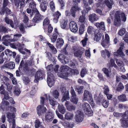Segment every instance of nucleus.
Returning a JSON list of instances; mask_svg holds the SVG:
<instances>
[{"label":"nucleus","mask_w":128,"mask_h":128,"mask_svg":"<svg viewBox=\"0 0 128 128\" xmlns=\"http://www.w3.org/2000/svg\"><path fill=\"white\" fill-rule=\"evenodd\" d=\"M40 105L37 108V112L40 116L44 113L46 110V108L44 106V105L47 106L48 102V95L44 94L40 97Z\"/></svg>","instance_id":"nucleus-1"},{"label":"nucleus","mask_w":128,"mask_h":128,"mask_svg":"<svg viewBox=\"0 0 128 128\" xmlns=\"http://www.w3.org/2000/svg\"><path fill=\"white\" fill-rule=\"evenodd\" d=\"M121 18L122 20L125 22L126 20V18L124 14L119 11H116L115 14L114 25L116 26H120L121 25Z\"/></svg>","instance_id":"nucleus-2"},{"label":"nucleus","mask_w":128,"mask_h":128,"mask_svg":"<svg viewBox=\"0 0 128 128\" xmlns=\"http://www.w3.org/2000/svg\"><path fill=\"white\" fill-rule=\"evenodd\" d=\"M61 72H58V75L60 77L67 80V77L69 76V73L71 68L66 66H61L60 68Z\"/></svg>","instance_id":"nucleus-3"},{"label":"nucleus","mask_w":128,"mask_h":128,"mask_svg":"<svg viewBox=\"0 0 128 128\" xmlns=\"http://www.w3.org/2000/svg\"><path fill=\"white\" fill-rule=\"evenodd\" d=\"M0 93L1 94L4 95V97L2 99V102L0 107L3 110L4 108L6 107H9V103L6 100H8L10 97L8 96V93L5 90H3L0 92Z\"/></svg>","instance_id":"nucleus-4"},{"label":"nucleus","mask_w":128,"mask_h":128,"mask_svg":"<svg viewBox=\"0 0 128 128\" xmlns=\"http://www.w3.org/2000/svg\"><path fill=\"white\" fill-rule=\"evenodd\" d=\"M86 100L88 101L89 102H92V103L91 104L92 106H94L92 94L90 92L87 90H84L83 94L82 101Z\"/></svg>","instance_id":"nucleus-5"},{"label":"nucleus","mask_w":128,"mask_h":128,"mask_svg":"<svg viewBox=\"0 0 128 128\" xmlns=\"http://www.w3.org/2000/svg\"><path fill=\"white\" fill-rule=\"evenodd\" d=\"M124 44L121 43L120 45L119 48L118 49L116 52H114L113 54L114 56L117 57H120L124 58L125 56V55L122 51L123 48Z\"/></svg>","instance_id":"nucleus-6"},{"label":"nucleus","mask_w":128,"mask_h":128,"mask_svg":"<svg viewBox=\"0 0 128 128\" xmlns=\"http://www.w3.org/2000/svg\"><path fill=\"white\" fill-rule=\"evenodd\" d=\"M82 107L86 114H90V116L92 115V111L91 109L90 105L88 103L84 102L82 106Z\"/></svg>","instance_id":"nucleus-7"},{"label":"nucleus","mask_w":128,"mask_h":128,"mask_svg":"<svg viewBox=\"0 0 128 128\" xmlns=\"http://www.w3.org/2000/svg\"><path fill=\"white\" fill-rule=\"evenodd\" d=\"M0 80L3 81L4 84L6 86L7 90L8 91L10 92L12 90V86L8 82V78L5 76H0Z\"/></svg>","instance_id":"nucleus-8"},{"label":"nucleus","mask_w":128,"mask_h":128,"mask_svg":"<svg viewBox=\"0 0 128 128\" xmlns=\"http://www.w3.org/2000/svg\"><path fill=\"white\" fill-rule=\"evenodd\" d=\"M47 81L48 86L50 87L54 84V81L53 74L50 72H48Z\"/></svg>","instance_id":"nucleus-9"},{"label":"nucleus","mask_w":128,"mask_h":128,"mask_svg":"<svg viewBox=\"0 0 128 128\" xmlns=\"http://www.w3.org/2000/svg\"><path fill=\"white\" fill-rule=\"evenodd\" d=\"M7 116L9 122H12V128H15L16 127L15 120L14 118L15 116L14 113H8L7 114Z\"/></svg>","instance_id":"nucleus-10"},{"label":"nucleus","mask_w":128,"mask_h":128,"mask_svg":"<svg viewBox=\"0 0 128 128\" xmlns=\"http://www.w3.org/2000/svg\"><path fill=\"white\" fill-rule=\"evenodd\" d=\"M61 91L63 97L62 101L63 102L67 100H69L70 98L69 96V92L68 90H67L65 87H63L61 88Z\"/></svg>","instance_id":"nucleus-11"},{"label":"nucleus","mask_w":128,"mask_h":128,"mask_svg":"<svg viewBox=\"0 0 128 128\" xmlns=\"http://www.w3.org/2000/svg\"><path fill=\"white\" fill-rule=\"evenodd\" d=\"M44 76V74L42 71H38L35 75V79L34 80V82H37L39 80L42 79Z\"/></svg>","instance_id":"nucleus-12"},{"label":"nucleus","mask_w":128,"mask_h":128,"mask_svg":"<svg viewBox=\"0 0 128 128\" xmlns=\"http://www.w3.org/2000/svg\"><path fill=\"white\" fill-rule=\"evenodd\" d=\"M123 118L120 119V121L122 126L124 128L128 127V117L126 115L123 114L122 116Z\"/></svg>","instance_id":"nucleus-13"},{"label":"nucleus","mask_w":128,"mask_h":128,"mask_svg":"<svg viewBox=\"0 0 128 128\" xmlns=\"http://www.w3.org/2000/svg\"><path fill=\"white\" fill-rule=\"evenodd\" d=\"M34 14H35V16L32 20L34 22H38L44 18V16L40 14L38 10V12H34Z\"/></svg>","instance_id":"nucleus-14"},{"label":"nucleus","mask_w":128,"mask_h":128,"mask_svg":"<svg viewBox=\"0 0 128 128\" xmlns=\"http://www.w3.org/2000/svg\"><path fill=\"white\" fill-rule=\"evenodd\" d=\"M75 120L78 122H81L84 119L83 113L80 110H78L76 112Z\"/></svg>","instance_id":"nucleus-15"},{"label":"nucleus","mask_w":128,"mask_h":128,"mask_svg":"<svg viewBox=\"0 0 128 128\" xmlns=\"http://www.w3.org/2000/svg\"><path fill=\"white\" fill-rule=\"evenodd\" d=\"M59 60L63 64H65L67 63H69L70 60L69 58H66L62 54H60L58 57Z\"/></svg>","instance_id":"nucleus-16"},{"label":"nucleus","mask_w":128,"mask_h":128,"mask_svg":"<svg viewBox=\"0 0 128 128\" xmlns=\"http://www.w3.org/2000/svg\"><path fill=\"white\" fill-rule=\"evenodd\" d=\"M71 89L72 97L70 100V101L74 104H76L78 101V98L76 97V95L72 87H71Z\"/></svg>","instance_id":"nucleus-17"},{"label":"nucleus","mask_w":128,"mask_h":128,"mask_svg":"<svg viewBox=\"0 0 128 128\" xmlns=\"http://www.w3.org/2000/svg\"><path fill=\"white\" fill-rule=\"evenodd\" d=\"M70 29L72 32H75L78 30V28L76 23L74 21H71L69 24Z\"/></svg>","instance_id":"nucleus-18"},{"label":"nucleus","mask_w":128,"mask_h":128,"mask_svg":"<svg viewBox=\"0 0 128 128\" xmlns=\"http://www.w3.org/2000/svg\"><path fill=\"white\" fill-rule=\"evenodd\" d=\"M60 122L65 128H72L74 125V123L73 122H68L65 120L60 121Z\"/></svg>","instance_id":"nucleus-19"},{"label":"nucleus","mask_w":128,"mask_h":128,"mask_svg":"<svg viewBox=\"0 0 128 128\" xmlns=\"http://www.w3.org/2000/svg\"><path fill=\"white\" fill-rule=\"evenodd\" d=\"M105 40L102 41L101 43L102 45L104 48H107L110 45V38L107 34L105 35Z\"/></svg>","instance_id":"nucleus-20"},{"label":"nucleus","mask_w":128,"mask_h":128,"mask_svg":"<svg viewBox=\"0 0 128 128\" xmlns=\"http://www.w3.org/2000/svg\"><path fill=\"white\" fill-rule=\"evenodd\" d=\"M80 10V8L78 6V5L75 4L73 6L70 10L71 14L72 16L75 17L76 12L79 11Z\"/></svg>","instance_id":"nucleus-21"},{"label":"nucleus","mask_w":128,"mask_h":128,"mask_svg":"<svg viewBox=\"0 0 128 128\" xmlns=\"http://www.w3.org/2000/svg\"><path fill=\"white\" fill-rule=\"evenodd\" d=\"M34 62L32 60H28L26 62V64L24 65V67L25 70H28L30 67L34 64Z\"/></svg>","instance_id":"nucleus-22"},{"label":"nucleus","mask_w":128,"mask_h":128,"mask_svg":"<svg viewBox=\"0 0 128 128\" xmlns=\"http://www.w3.org/2000/svg\"><path fill=\"white\" fill-rule=\"evenodd\" d=\"M29 8L32 9V14H30V16H32L34 15V12H38V10L36 8V4L35 2L34 1H32L30 3Z\"/></svg>","instance_id":"nucleus-23"},{"label":"nucleus","mask_w":128,"mask_h":128,"mask_svg":"<svg viewBox=\"0 0 128 128\" xmlns=\"http://www.w3.org/2000/svg\"><path fill=\"white\" fill-rule=\"evenodd\" d=\"M12 39L11 36L8 35H6L3 36L2 38V40L4 42L3 43L4 45L7 46L8 45V43L11 42L10 40Z\"/></svg>","instance_id":"nucleus-24"},{"label":"nucleus","mask_w":128,"mask_h":128,"mask_svg":"<svg viewBox=\"0 0 128 128\" xmlns=\"http://www.w3.org/2000/svg\"><path fill=\"white\" fill-rule=\"evenodd\" d=\"M88 17L89 20L92 23L96 21L98 19V16L94 13L90 14Z\"/></svg>","instance_id":"nucleus-25"},{"label":"nucleus","mask_w":128,"mask_h":128,"mask_svg":"<svg viewBox=\"0 0 128 128\" xmlns=\"http://www.w3.org/2000/svg\"><path fill=\"white\" fill-rule=\"evenodd\" d=\"M23 14L24 16V20H23V21L24 24H26V26H25L26 27H31L32 26H34L35 25V24L34 23L31 25L30 24L28 25V22L29 20L28 19V17L25 14L24 12H23Z\"/></svg>","instance_id":"nucleus-26"},{"label":"nucleus","mask_w":128,"mask_h":128,"mask_svg":"<svg viewBox=\"0 0 128 128\" xmlns=\"http://www.w3.org/2000/svg\"><path fill=\"white\" fill-rule=\"evenodd\" d=\"M67 110L70 111H72L74 110L75 109V107L73 105H71L70 102L66 101L65 104Z\"/></svg>","instance_id":"nucleus-27"},{"label":"nucleus","mask_w":128,"mask_h":128,"mask_svg":"<svg viewBox=\"0 0 128 128\" xmlns=\"http://www.w3.org/2000/svg\"><path fill=\"white\" fill-rule=\"evenodd\" d=\"M54 113L52 112H49L46 114L45 116V120L48 121L52 120L54 117Z\"/></svg>","instance_id":"nucleus-28"},{"label":"nucleus","mask_w":128,"mask_h":128,"mask_svg":"<svg viewBox=\"0 0 128 128\" xmlns=\"http://www.w3.org/2000/svg\"><path fill=\"white\" fill-rule=\"evenodd\" d=\"M102 71L108 78H111L113 76L112 74L111 73L110 71L108 69L106 68H103L102 69Z\"/></svg>","instance_id":"nucleus-29"},{"label":"nucleus","mask_w":128,"mask_h":128,"mask_svg":"<svg viewBox=\"0 0 128 128\" xmlns=\"http://www.w3.org/2000/svg\"><path fill=\"white\" fill-rule=\"evenodd\" d=\"M74 116V115L72 113L68 112L64 115V118L68 120H72Z\"/></svg>","instance_id":"nucleus-30"},{"label":"nucleus","mask_w":128,"mask_h":128,"mask_svg":"<svg viewBox=\"0 0 128 128\" xmlns=\"http://www.w3.org/2000/svg\"><path fill=\"white\" fill-rule=\"evenodd\" d=\"M47 45L48 46L52 53L54 54H56L57 52V50L54 46L53 45L51 44L48 42H46Z\"/></svg>","instance_id":"nucleus-31"},{"label":"nucleus","mask_w":128,"mask_h":128,"mask_svg":"<svg viewBox=\"0 0 128 128\" xmlns=\"http://www.w3.org/2000/svg\"><path fill=\"white\" fill-rule=\"evenodd\" d=\"M100 52L101 56L104 58H105L106 57V55L108 58H109L110 56V53L109 51L105 49L101 51Z\"/></svg>","instance_id":"nucleus-32"},{"label":"nucleus","mask_w":128,"mask_h":128,"mask_svg":"<svg viewBox=\"0 0 128 128\" xmlns=\"http://www.w3.org/2000/svg\"><path fill=\"white\" fill-rule=\"evenodd\" d=\"M64 43V42L63 39L61 38H58L56 40V46L58 48H60L63 45Z\"/></svg>","instance_id":"nucleus-33"},{"label":"nucleus","mask_w":128,"mask_h":128,"mask_svg":"<svg viewBox=\"0 0 128 128\" xmlns=\"http://www.w3.org/2000/svg\"><path fill=\"white\" fill-rule=\"evenodd\" d=\"M94 25L97 28H99L100 29H102L104 30H105L104 24L103 22H102L100 23L98 22L94 24Z\"/></svg>","instance_id":"nucleus-34"},{"label":"nucleus","mask_w":128,"mask_h":128,"mask_svg":"<svg viewBox=\"0 0 128 128\" xmlns=\"http://www.w3.org/2000/svg\"><path fill=\"white\" fill-rule=\"evenodd\" d=\"M4 67L12 69L14 68L15 63L14 62H10L7 64H5L4 65Z\"/></svg>","instance_id":"nucleus-35"},{"label":"nucleus","mask_w":128,"mask_h":128,"mask_svg":"<svg viewBox=\"0 0 128 128\" xmlns=\"http://www.w3.org/2000/svg\"><path fill=\"white\" fill-rule=\"evenodd\" d=\"M110 60H109L108 63L110 65L108 67L110 68H111L114 66V68H117V66L115 64L114 60L112 58H109Z\"/></svg>","instance_id":"nucleus-36"},{"label":"nucleus","mask_w":128,"mask_h":128,"mask_svg":"<svg viewBox=\"0 0 128 128\" xmlns=\"http://www.w3.org/2000/svg\"><path fill=\"white\" fill-rule=\"evenodd\" d=\"M24 0H14L15 5L17 7H18L19 6V4L20 3V6H24Z\"/></svg>","instance_id":"nucleus-37"},{"label":"nucleus","mask_w":128,"mask_h":128,"mask_svg":"<svg viewBox=\"0 0 128 128\" xmlns=\"http://www.w3.org/2000/svg\"><path fill=\"white\" fill-rule=\"evenodd\" d=\"M88 4L86 3L84 4L85 8H84V10L82 12V14L83 15H85L90 10V8L88 7Z\"/></svg>","instance_id":"nucleus-38"},{"label":"nucleus","mask_w":128,"mask_h":128,"mask_svg":"<svg viewBox=\"0 0 128 128\" xmlns=\"http://www.w3.org/2000/svg\"><path fill=\"white\" fill-rule=\"evenodd\" d=\"M40 6V7L41 10L43 12H45L47 8V2L46 1V2H42Z\"/></svg>","instance_id":"nucleus-39"},{"label":"nucleus","mask_w":128,"mask_h":128,"mask_svg":"<svg viewBox=\"0 0 128 128\" xmlns=\"http://www.w3.org/2000/svg\"><path fill=\"white\" fill-rule=\"evenodd\" d=\"M58 109L59 111L62 114H64L66 111V109L62 104H58Z\"/></svg>","instance_id":"nucleus-40"},{"label":"nucleus","mask_w":128,"mask_h":128,"mask_svg":"<svg viewBox=\"0 0 128 128\" xmlns=\"http://www.w3.org/2000/svg\"><path fill=\"white\" fill-rule=\"evenodd\" d=\"M60 16V13L58 11L55 13L54 16V18L53 19V21L54 23H56L58 22L59 17Z\"/></svg>","instance_id":"nucleus-41"},{"label":"nucleus","mask_w":128,"mask_h":128,"mask_svg":"<svg viewBox=\"0 0 128 128\" xmlns=\"http://www.w3.org/2000/svg\"><path fill=\"white\" fill-rule=\"evenodd\" d=\"M73 49L74 50H77L74 52V54L75 56L79 58H81L82 54V52H80V51H79V50H78L77 48L76 49L74 48Z\"/></svg>","instance_id":"nucleus-42"},{"label":"nucleus","mask_w":128,"mask_h":128,"mask_svg":"<svg viewBox=\"0 0 128 128\" xmlns=\"http://www.w3.org/2000/svg\"><path fill=\"white\" fill-rule=\"evenodd\" d=\"M8 3V0H4L3 5L2 8V10L1 12H0V14H4V10L5 8L7 6Z\"/></svg>","instance_id":"nucleus-43"},{"label":"nucleus","mask_w":128,"mask_h":128,"mask_svg":"<svg viewBox=\"0 0 128 128\" xmlns=\"http://www.w3.org/2000/svg\"><path fill=\"white\" fill-rule=\"evenodd\" d=\"M21 36L22 35L21 34H16L14 35L13 38H12V39L10 40L12 42H15L18 40Z\"/></svg>","instance_id":"nucleus-44"},{"label":"nucleus","mask_w":128,"mask_h":128,"mask_svg":"<svg viewBox=\"0 0 128 128\" xmlns=\"http://www.w3.org/2000/svg\"><path fill=\"white\" fill-rule=\"evenodd\" d=\"M84 88V87L82 86H76L75 88V89L76 91L79 94H82L83 92V89Z\"/></svg>","instance_id":"nucleus-45"},{"label":"nucleus","mask_w":128,"mask_h":128,"mask_svg":"<svg viewBox=\"0 0 128 128\" xmlns=\"http://www.w3.org/2000/svg\"><path fill=\"white\" fill-rule=\"evenodd\" d=\"M110 2L108 0H105V2L107 6L109 8H111L112 6L114 4V2L112 0H109Z\"/></svg>","instance_id":"nucleus-46"},{"label":"nucleus","mask_w":128,"mask_h":128,"mask_svg":"<svg viewBox=\"0 0 128 128\" xmlns=\"http://www.w3.org/2000/svg\"><path fill=\"white\" fill-rule=\"evenodd\" d=\"M67 21L63 20L61 23L60 26L61 28L63 29H68V28L67 25Z\"/></svg>","instance_id":"nucleus-47"},{"label":"nucleus","mask_w":128,"mask_h":128,"mask_svg":"<svg viewBox=\"0 0 128 128\" xmlns=\"http://www.w3.org/2000/svg\"><path fill=\"white\" fill-rule=\"evenodd\" d=\"M5 21L6 24H10L12 28L14 27V22L11 20L9 19L8 18L6 17L5 18Z\"/></svg>","instance_id":"nucleus-48"},{"label":"nucleus","mask_w":128,"mask_h":128,"mask_svg":"<svg viewBox=\"0 0 128 128\" xmlns=\"http://www.w3.org/2000/svg\"><path fill=\"white\" fill-rule=\"evenodd\" d=\"M102 36V34L99 32L96 34L94 38V40L96 42L100 40Z\"/></svg>","instance_id":"nucleus-49"},{"label":"nucleus","mask_w":128,"mask_h":128,"mask_svg":"<svg viewBox=\"0 0 128 128\" xmlns=\"http://www.w3.org/2000/svg\"><path fill=\"white\" fill-rule=\"evenodd\" d=\"M79 22L82 24H84V25L86 22L85 16L83 15L81 16L79 18Z\"/></svg>","instance_id":"nucleus-50"},{"label":"nucleus","mask_w":128,"mask_h":128,"mask_svg":"<svg viewBox=\"0 0 128 128\" xmlns=\"http://www.w3.org/2000/svg\"><path fill=\"white\" fill-rule=\"evenodd\" d=\"M85 26L84 24H81L80 26L79 30V34L81 35L84 32Z\"/></svg>","instance_id":"nucleus-51"},{"label":"nucleus","mask_w":128,"mask_h":128,"mask_svg":"<svg viewBox=\"0 0 128 128\" xmlns=\"http://www.w3.org/2000/svg\"><path fill=\"white\" fill-rule=\"evenodd\" d=\"M35 126L36 128H38L39 127L41 128H43V126L41 124V123L38 120H36L35 123Z\"/></svg>","instance_id":"nucleus-52"},{"label":"nucleus","mask_w":128,"mask_h":128,"mask_svg":"<svg viewBox=\"0 0 128 128\" xmlns=\"http://www.w3.org/2000/svg\"><path fill=\"white\" fill-rule=\"evenodd\" d=\"M50 20L48 18L44 19L43 22V26L45 28L50 23Z\"/></svg>","instance_id":"nucleus-53"},{"label":"nucleus","mask_w":128,"mask_h":128,"mask_svg":"<svg viewBox=\"0 0 128 128\" xmlns=\"http://www.w3.org/2000/svg\"><path fill=\"white\" fill-rule=\"evenodd\" d=\"M58 34L56 33H54L52 36L50 38L51 42L54 43L56 41L58 37Z\"/></svg>","instance_id":"nucleus-54"},{"label":"nucleus","mask_w":128,"mask_h":128,"mask_svg":"<svg viewBox=\"0 0 128 128\" xmlns=\"http://www.w3.org/2000/svg\"><path fill=\"white\" fill-rule=\"evenodd\" d=\"M118 98L120 101L122 102L125 101L126 100V96L124 94L120 95L118 97Z\"/></svg>","instance_id":"nucleus-55"},{"label":"nucleus","mask_w":128,"mask_h":128,"mask_svg":"<svg viewBox=\"0 0 128 128\" xmlns=\"http://www.w3.org/2000/svg\"><path fill=\"white\" fill-rule=\"evenodd\" d=\"M126 32V29L124 28H122L118 31V34L120 36H122Z\"/></svg>","instance_id":"nucleus-56"},{"label":"nucleus","mask_w":128,"mask_h":128,"mask_svg":"<svg viewBox=\"0 0 128 128\" xmlns=\"http://www.w3.org/2000/svg\"><path fill=\"white\" fill-rule=\"evenodd\" d=\"M21 92L20 89L17 87H15L14 93L17 96H18Z\"/></svg>","instance_id":"nucleus-57"},{"label":"nucleus","mask_w":128,"mask_h":128,"mask_svg":"<svg viewBox=\"0 0 128 128\" xmlns=\"http://www.w3.org/2000/svg\"><path fill=\"white\" fill-rule=\"evenodd\" d=\"M46 56L50 60H52L53 62H54L55 61V58H54L52 57V54L50 53H47Z\"/></svg>","instance_id":"nucleus-58"},{"label":"nucleus","mask_w":128,"mask_h":128,"mask_svg":"<svg viewBox=\"0 0 128 128\" xmlns=\"http://www.w3.org/2000/svg\"><path fill=\"white\" fill-rule=\"evenodd\" d=\"M52 95L55 98L57 99L59 96V93L57 90H55L53 92Z\"/></svg>","instance_id":"nucleus-59"},{"label":"nucleus","mask_w":128,"mask_h":128,"mask_svg":"<svg viewBox=\"0 0 128 128\" xmlns=\"http://www.w3.org/2000/svg\"><path fill=\"white\" fill-rule=\"evenodd\" d=\"M79 74L78 71L76 70L72 69H71V70H70V72L69 73V76L70 74Z\"/></svg>","instance_id":"nucleus-60"},{"label":"nucleus","mask_w":128,"mask_h":128,"mask_svg":"<svg viewBox=\"0 0 128 128\" xmlns=\"http://www.w3.org/2000/svg\"><path fill=\"white\" fill-rule=\"evenodd\" d=\"M87 70L85 68H82L81 70L80 73V75L82 77H84V75L87 74Z\"/></svg>","instance_id":"nucleus-61"},{"label":"nucleus","mask_w":128,"mask_h":128,"mask_svg":"<svg viewBox=\"0 0 128 128\" xmlns=\"http://www.w3.org/2000/svg\"><path fill=\"white\" fill-rule=\"evenodd\" d=\"M49 100L50 104L52 106H54L56 105L58 103L54 101L49 96Z\"/></svg>","instance_id":"nucleus-62"},{"label":"nucleus","mask_w":128,"mask_h":128,"mask_svg":"<svg viewBox=\"0 0 128 128\" xmlns=\"http://www.w3.org/2000/svg\"><path fill=\"white\" fill-rule=\"evenodd\" d=\"M16 46L17 47V48H18L20 52L23 54H24L25 53V52L22 51V50L21 49L22 48V46L20 43L18 42L17 43L16 45Z\"/></svg>","instance_id":"nucleus-63"},{"label":"nucleus","mask_w":128,"mask_h":128,"mask_svg":"<svg viewBox=\"0 0 128 128\" xmlns=\"http://www.w3.org/2000/svg\"><path fill=\"white\" fill-rule=\"evenodd\" d=\"M94 31V29L93 27L90 26L88 27L87 30V32L88 33L90 34L93 32Z\"/></svg>","instance_id":"nucleus-64"}]
</instances>
